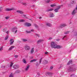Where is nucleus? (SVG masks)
<instances>
[{
  "instance_id": "49530a36",
  "label": "nucleus",
  "mask_w": 77,
  "mask_h": 77,
  "mask_svg": "<svg viewBox=\"0 0 77 77\" xmlns=\"http://www.w3.org/2000/svg\"><path fill=\"white\" fill-rule=\"evenodd\" d=\"M76 11H77V5H76V8L74 9Z\"/></svg>"
},
{
  "instance_id": "603ef678",
  "label": "nucleus",
  "mask_w": 77,
  "mask_h": 77,
  "mask_svg": "<svg viewBox=\"0 0 77 77\" xmlns=\"http://www.w3.org/2000/svg\"><path fill=\"white\" fill-rule=\"evenodd\" d=\"M35 26L36 28H38V26L37 25H35Z\"/></svg>"
},
{
  "instance_id": "13d9d810",
  "label": "nucleus",
  "mask_w": 77,
  "mask_h": 77,
  "mask_svg": "<svg viewBox=\"0 0 77 77\" xmlns=\"http://www.w3.org/2000/svg\"><path fill=\"white\" fill-rule=\"evenodd\" d=\"M31 32H33V31H34V30H33V29H31Z\"/></svg>"
},
{
  "instance_id": "4d7b16f0",
  "label": "nucleus",
  "mask_w": 77,
  "mask_h": 77,
  "mask_svg": "<svg viewBox=\"0 0 77 77\" xmlns=\"http://www.w3.org/2000/svg\"><path fill=\"white\" fill-rule=\"evenodd\" d=\"M37 74L38 75H40V73H38Z\"/></svg>"
},
{
  "instance_id": "f03ea898",
  "label": "nucleus",
  "mask_w": 77,
  "mask_h": 77,
  "mask_svg": "<svg viewBox=\"0 0 77 77\" xmlns=\"http://www.w3.org/2000/svg\"><path fill=\"white\" fill-rule=\"evenodd\" d=\"M57 44L54 42H51V47L52 48H56Z\"/></svg>"
},
{
  "instance_id": "6ab92c4d",
  "label": "nucleus",
  "mask_w": 77,
  "mask_h": 77,
  "mask_svg": "<svg viewBox=\"0 0 77 77\" xmlns=\"http://www.w3.org/2000/svg\"><path fill=\"white\" fill-rule=\"evenodd\" d=\"M50 15V17H54V15L52 13H51Z\"/></svg>"
},
{
  "instance_id": "bf43d9fd",
  "label": "nucleus",
  "mask_w": 77,
  "mask_h": 77,
  "mask_svg": "<svg viewBox=\"0 0 77 77\" xmlns=\"http://www.w3.org/2000/svg\"><path fill=\"white\" fill-rule=\"evenodd\" d=\"M30 59H33V57H30Z\"/></svg>"
},
{
  "instance_id": "5fc2aeb1",
  "label": "nucleus",
  "mask_w": 77,
  "mask_h": 77,
  "mask_svg": "<svg viewBox=\"0 0 77 77\" xmlns=\"http://www.w3.org/2000/svg\"><path fill=\"white\" fill-rule=\"evenodd\" d=\"M66 36H64L62 38V39L63 40V39H64V38H66Z\"/></svg>"
},
{
  "instance_id": "a19ab883",
  "label": "nucleus",
  "mask_w": 77,
  "mask_h": 77,
  "mask_svg": "<svg viewBox=\"0 0 77 77\" xmlns=\"http://www.w3.org/2000/svg\"><path fill=\"white\" fill-rule=\"evenodd\" d=\"M23 16H24V17H25V18H27V17H26V15L25 14H23Z\"/></svg>"
},
{
  "instance_id": "c85d7f7f",
  "label": "nucleus",
  "mask_w": 77,
  "mask_h": 77,
  "mask_svg": "<svg viewBox=\"0 0 77 77\" xmlns=\"http://www.w3.org/2000/svg\"><path fill=\"white\" fill-rule=\"evenodd\" d=\"M8 38H9V36L8 35H7L5 38V40H7L8 39Z\"/></svg>"
},
{
  "instance_id": "0eeeda50",
  "label": "nucleus",
  "mask_w": 77,
  "mask_h": 77,
  "mask_svg": "<svg viewBox=\"0 0 77 77\" xmlns=\"http://www.w3.org/2000/svg\"><path fill=\"white\" fill-rule=\"evenodd\" d=\"M25 26H26V27H30V26H31L32 25L31 24L29 23H26L25 24Z\"/></svg>"
},
{
  "instance_id": "20e7f679",
  "label": "nucleus",
  "mask_w": 77,
  "mask_h": 77,
  "mask_svg": "<svg viewBox=\"0 0 77 77\" xmlns=\"http://www.w3.org/2000/svg\"><path fill=\"white\" fill-rule=\"evenodd\" d=\"M61 6H62L61 5L60 6H57V8L55 9L54 10V11L55 12H57L59 11V10L60 9V7H61Z\"/></svg>"
},
{
  "instance_id": "8fccbe9b",
  "label": "nucleus",
  "mask_w": 77,
  "mask_h": 77,
  "mask_svg": "<svg viewBox=\"0 0 77 77\" xmlns=\"http://www.w3.org/2000/svg\"><path fill=\"white\" fill-rule=\"evenodd\" d=\"M36 36H38V37H39V34H36Z\"/></svg>"
},
{
  "instance_id": "f8f14e48",
  "label": "nucleus",
  "mask_w": 77,
  "mask_h": 77,
  "mask_svg": "<svg viewBox=\"0 0 77 77\" xmlns=\"http://www.w3.org/2000/svg\"><path fill=\"white\" fill-rule=\"evenodd\" d=\"M72 64V60H70L69 61L68 63H67V65H71V64Z\"/></svg>"
},
{
  "instance_id": "09e8293b",
  "label": "nucleus",
  "mask_w": 77,
  "mask_h": 77,
  "mask_svg": "<svg viewBox=\"0 0 77 77\" xmlns=\"http://www.w3.org/2000/svg\"><path fill=\"white\" fill-rule=\"evenodd\" d=\"M52 39H53V38H52L51 37L49 39V40H51Z\"/></svg>"
},
{
  "instance_id": "4c0bfd02",
  "label": "nucleus",
  "mask_w": 77,
  "mask_h": 77,
  "mask_svg": "<svg viewBox=\"0 0 77 77\" xmlns=\"http://www.w3.org/2000/svg\"><path fill=\"white\" fill-rule=\"evenodd\" d=\"M3 50V47L0 48V51H2Z\"/></svg>"
},
{
  "instance_id": "e2e57ef3",
  "label": "nucleus",
  "mask_w": 77,
  "mask_h": 77,
  "mask_svg": "<svg viewBox=\"0 0 77 77\" xmlns=\"http://www.w3.org/2000/svg\"><path fill=\"white\" fill-rule=\"evenodd\" d=\"M39 19H41V18H42V17H39Z\"/></svg>"
},
{
  "instance_id": "69168bd1",
  "label": "nucleus",
  "mask_w": 77,
  "mask_h": 77,
  "mask_svg": "<svg viewBox=\"0 0 77 77\" xmlns=\"http://www.w3.org/2000/svg\"><path fill=\"white\" fill-rule=\"evenodd\" d=\"M32 6H33V7H35V5H33Z\"/></svg>"
},
{
  "instance_id": "a878e982",
  "label": "nucleus",
  "mask_w": 77,
  "mask_h": 77,
  "mask_svg": "<svg viewBox=\"0 0 77 77\" xmlns=\"http://www.w3.org/2000/svg\"><path fill=\"white\" fill-rule=\"evenodd\" d=\"M22 40L23 42H26V41H27V40L24 38L22 39Z\"/></svg>"
},
{
  "instance_id": "7ed1b4c3",
  "label": "nucleus",
  "mask_w": 77,
  "mask_h": 77,
  "mask_svg": "<svg viewBox=\"0 0 77 77\" xmlns=\"http://www.w3.org/2000/svg\"><path fill=\"white\" fill-rule=\"evenodd\" d=\"M17 27H14L12 29V31L13 32H15V33H16L17 32Z\"/></svg>"
},
{
  "instance_id": "6e6552de",
  "label": "nucleus",
  "mask_w": 77,
  "mask_h": 77,
  "mask_svg": "<svg viewBox=\"0 0 77 77\" xmlns=\"http://www.w3.org/2000/svg\"><path fill=\"white\" fill-rule=\"evenodd\" d=\"M62 48V46L59 45H57L55 48H57V49H60V48Z\"/></svg>"
},
{
  "instance_id": "ea45409f",
  "label": "nucleus",
  "mask_w": 77,
  "mask_h": 77,
  "mask_svg": "<svg viewBox=\"0 0 77 77\" xmlns=\"http://www.w3.org/2000/svg\"><path fill=\"white\" fill-rule=\"evenodd\" d=\"M41 41H42L41 40H38L37 41V43L38 44H39V42H41Z\"/></svg>"
},
{
  "instance_id": "680f3d73",
  "label": "nucleus",
  "mask_w": 77,
  "mask_h": 77,
  "mask_svg": "<svg viewBox=\"0 0 77 77\" xmlns=\"http://www.w3.org/2000/svg\"><path fill=\"white\" fill-rule=\"evenodd\" d=\"M62 68V66H60V67L59 68V69H60V68Z\"/></svg>"
},
{
  "instance_id": "a18cd8bd",
  "label": "nucleus",
  "mask_w": 77,
  "mask_h": 77,
  "mask_svg": "<svg viewBox=\"0 0 77 77\" xmlns=\"http://www.w3.org/2000/svg\"><path fill=\"white\" fill-rule=\"evenodd\" d=\"M53 69V66H51V67H50V69Z\"/></svg>"
},
{
  "instance_id": "052dcab7",
  "label": "nucleus",
  "mask_w": 77,
  "mask_h": 77,
  "mask_svg": "<svg viewBox=\"0 0 77 77\" xmlns=\"http://www.w3.org/2000/svg\"><path fill=\"white\" fill-rule=\"evenodd\" d=\"M33 2H36V0H33Z\"/></svg>"
},
{
  "instance_id": "393cba45",
  "label": "nucleus",
  "mask_w": 77,
  "mask_h": 77,
  "mask_svg": "<svg viewBox=\"0 0 77 77\" xmlns=\"http://www.w3.org/2000/svg\"><path fill=\"white\" fill-rule=\"evenodd\" d=\"M48 62L47 60H45L43 61L44 63H45V64L47 63H48Z\"/></svg>"
},
{
  "instance_id": "a211bd4d",
  "label": "nucleus",
  "mask_w": 77,
  "mask_h": 77,
  "mask_svg": "<svg viewBox=\"0 0 77 77\" xmlns=\"http://www.w3.org/2000/svg\"><path fill=\"white\" fill-rule=\"evenodd\" d=\"M14 46H11L9 49L8 50H12L14 48Z\"/></svg>"
},
{
  "instance_id": "3c124183",
  "label": "nucleus",
  "mask_w": 77,
  "mask_h": 77,
  "mask_svg": "<svg viewBox=\"0 0 77 77\" xmlns=\"http://www.w3.org/2000/svg\"><path fill=\"white\" fill-rule=\"evenodd\" d=\"M23 5H25V6L26 5V4L25 3H23Z\"/></svg>"
},
{
  "instance_id": "864d4df0",
  "label": "nucleus",
  "mask_w": 77,
  "mask_h": 77,
  "mask_svg": "<svg viewBox=\"0 0 77 77\" xmlns=\"http://www.w3.org/2000/svg\"><path fill=\"white\" fill-rule=\"evenodd\" d=\"M48 52H45V54H48Z\"/></svg>"
},
{
  "instance_id": "bb28decb",
  "label": "nucleus",
  "mask_w": 77,
  "mask_h": 77,
  "mask_svg": "<svg viewBox=\"0 0 77 77\" xmlns=\"http://www.w3.org/2000/svg\"><path fill=\"white\" fill-rule=\"evenodd\" d=\"M20 71L19 70H17L15 72L16 74H18V73H20Z\"/></svg>"
},
{
  "instance_id": "f704fd0d",
  "label": "nucleus",
  "mask_w": 77,
  "mask_h": 77,
  "mask_svg": "<svg viewBox=\"0 0 77 77\" xmlns=\"http://www.w3.org/2000/svg\"><path fill=\"white\" fill-rule=\"evenodd\" d=\"M70 77H75V75L74 74H72L71 75Z\"/></svg>"
},
{
  "instance_id": "4468645a",
  "label": "nucleus",
  "mask_w": 77,
  "mask_h": 77,
  "mask_svg": "<svg viewBox=\"0 0 77 77\" xmlns=\"http://www.w3.org/2000/svg\"><path fill=\"white\" fill-rule=\"evenodd\" d=\"M10 42H11L10 43L11 45L13 44V43L14 42V40H13V38L11 39L10 40Z\"/></svg>"
},
{
  "instance_id": "f3484780",
  "label": "nucleus",
  "mask_w": 77,
  "mask_h": 77,
  "mask_svg": "<svg viewBox=\"0 0 77 77\" xmlns=\"http://www.w3.org/2000/svg\"><path fill=\"white\" fill-rule=\"evenodd\" d=\"M38 60V59H35L32 60L30 61V62H36V61H37Z\"/></svg>"
},
{
  "instance_id": "aec40b11",
  "label": "nucleus",
  "mask_w": 77,
  "mask_h": 77,
  "mask_svg": "<svg viewBox=\"0 0 77 77\" xmlns=\"http://www.w3.org/2000/svg\"><path fill=\"white\" fill-rule=\"evenodd\" d=\"M17 12L18 13H20V14H23V11L20 10H17Z\"/></svg>"
},
{
  "instance_id": "39448f33",
  "label": "nucleus",
  "mask_w": 77,
  "mask_h": 77,
  "mask_svg": "<svg viewBox=\"0 0 77 77\" xmlns=\"http://www.w3.org/2000/svg\"><path fill=\"white\" fill-rule=\"evenodd\" d=\"M13 68H14V69H17L19 68V65H15L13 66Z\"/></svg>"
},
{
  "instance_id": "b1692460",
  "label": "nucleus",
  "mask_w": 77,
  "mask_h": 77,
  "mask_svg": "<svg viewBox=\"0 0 77 77\" xmlns=\"http://www.w3.org/2000/svg\"><path fill=\"white\" fill-rule=\"evenodd\" d=\"M45 2L46 3H48L50 2V0H45Z\"/></svg>"
},
{
  "instance_id": "c756f323",
  "label": "nucleus",
  "mask_w": 77,
  "mask_h": 77,
  "mask_svg": "<svg viewBox=\"0 0 77 77\" xmlns=\"http://www.w3.org/2000/svg\"><path fill=\"white\" fill-rule=\"evenodd\" d=\"M56 6V4H54L51 5V7H54V6Z\"/></svg>"
},
{
  "instance_id": "cd10ccee",
  "label": "nucleus",
  "mask_w": 77,
  "mask_h": 77,
  "mask_svg": "<svg viewBox=\"0 0 77 77\" xmlns=\"http://www.w3.org/2000/svg\"><path fill=\"white\" fill-rule=\"evenodd\" d=\"M77 32H74V36H77Z\"/></svg>"
},
{
  "instance_id": "6e6d98bb",
  "label": "nucleus",
  "mask_w": 77,
  "mask_h": 77,
  "mask_svg": "<svg viewBox=\"0 0 77 77\" xmlns=\"http://www.w3.org/2000/svg\"><path fill=\"white\" fill-rule=\"evenodd\" d=\"M9 31H8L7 32H6V33H7V34H8V33H9Z\"/></svg>"
},
{
  "instance_id": "1a4fd4ad",
  "label": "nucleus",
  "mask_w": 77,
  "mask_h": 77,
  "mask_svg": "<svg viewBox=\"0 0 77 77\" xmlns=\"http://www.w3.org/2000/svg\"><path fill=\"white\" fill-rule=\"evenodd\" d=\"M12 10H14L13 8H7L5 9L6 11H12Z\"/></svg>"
},
{
  "instance_id": "2eb2a0df",
  "label": "nucleus",
  "mask_w": 77,
  "mask_h": 77,
  "mask_svg": "<svg viewBox=\"0 0 77 77\" xmlns=\"http://www.w3.org/2000/svg\"><path fill=\"white\" fill-rule=\"evenodd\" d=\"M29 67H30V66L29 65L27 66L26 68H25V70L28 71L29 69Z\"/></svg>"
},
{
  "instance_id": "0e129e2a",
  "label": "nucleus",
  "mask_w": 77,
  "mask_h": 77,
  "mask_svg": "<svg viewBox=\"0 0 77 77\" xmlns=\"http://www.w3.org/2000/svg\"><path fill=\"white\" fill-rule=\"evenodd\" d=\"M2 27V26H0V29Z\"/></svg>"
},
{
  "instance_id": "2f4dec72",
  "label": "nucleus",
  "mask_w": 77,
  "mask_h": 77,
  "mask_svg": "<svg viewBox=\"0 0 77 77\" xmlns=\"http://www.w3.org/2000/svg\"><path fill=\"white\" fill-rule=\"evenodd\" d=\"M69 33V31H68L66 32H64V34H65V35H66L67 34H68Z\"/></svg>"
},
{
  "instance_id": "c03bdc74",
  "label": "nucleus",
  "mask_w": 77,
  "mask_h": 77,
  "mask_svg": "<svg viewBox=\"0 0 77 77\" xmlns=\"http://www.w3.org/2000/svg\"><path fill=\"white\" fill-rule=\"evenodd\" d=\"M49 75H53V73H48Z\"/></svg>"
},
{
  "instance_id": "412c9836",
  "label": "nucleus",
  "mask_w": 77,
  "mask_h": 77,
  "mask_svg": "<svg viewBox=\"0 0 77 77\" xmlns=\"http://www.w3.org/2000/svg\"><path fill=\"white\" fill-rule=\"evenodd\" d=\"M23 62L24 63H25V64H27V62H26V60H25V59H23Z\"/></svg>"
},
{
  "instance_id": "9b49d317",
  "label": "nucleus",
  "mask_w": 77,
  "mask_h": 77,
  "mask_svg": "<svg viewBox=\"0 0 77 77\" xmlns=\"http://www.w3.org/2000/svg\"><path fill=\"white\" fill-rule=\"evenodd\" d=\"M25 47V50H30V47L28 46L27 45H26Z\"/></svg>"
},
{
  "instance_id": "dca6fc26",
  "label": "nucleus",
  "mask_w": 77,
  "mask_h": 77,
  "mask_svg": "<svg viewBox=\"0 0 77 77\" xmlns=\"http://www.w3.org/2000/svg\"><path fill=\"white\" fill-rule=\"evenodd\" d=\"M33 52H34V48H32L31 50L30 53L31 54H33Z\"/></svg>"
},
{
  "instance_id": "de8ad7c7",
  "label": "nucleus",
  "mask_w": 77,
  "mask_h": 77,
  "mask_svg": "<svg viewBox=\"0 0 77 77\" xmlns=\"http://www.w3.org/2000/svg\"><path fill=\"white\" fill-rule=\"evenodd\" d=\"M26 33H30V31H26Z\"/></svg>"
},
{
  "instance_id": "37998d69",
  "label": "nucleus",
  "mask_w": 77,
  "mask_h": 77,
  "mask_svg": "<svg viewBox=\"0 0 77 77\" xmlns=\"http://www.w3.org/2000/svg\"><path fill=\"white\" fill-rule=\"evenodd\" d=\"M2 11V8L0 7V12Z\"/></svg>"
},
{
  "instance_id": "58836bf2",
  "label": "nucleus",
  "mask_w": 77,
  "mask_h": 77,
  "mask_svg": "<svg viewBox=\"0 0 77 77\" xmlns=\"http://www.w3.org/2000/svg\"><path fill=\"white\" fill-rule=\"evenodd\" d=\"M5 19H6V20H8V19H9V17H5Z\"/></svg>"
},
{
  "instance_id": "79ce46f5",
  "label": "nucleus",
  "mask_w": 77,
  "mask_h": 77,
  "mask_svg": "<svg viewBox=\"0 0 77 77\" xmlns=\"http://www.w3.org/2000/svg\"><path fill=\"white\" fill-rule=\"evenodd\" d=\"M14 57H15V58H17L18 57V56L14 55Z\"/></svg>"
},
{
  "instance_id": "72a5a7b5",
  "label": "nucleus",
  "mask_w": 77,
  "mask_h": 77,
  "mask_svg": "<svg viewBox=\"0 0 77 77\" xmlns=\"http://www.w3.org/2000/svg\"><path fill=\"white\" fill-rule=\"evenodd\" d=\"M9 77H14V75H13V74L11 73Z\"/></svg>"
},
{
  "instance_id": "e433bc0d",
  "label": "nucleus",
  "mask_w": 77,
  "mask_h": 77,
  "mask_svg": "<svg viewBox=\"0 0 77 77\" xmlns=\"http://www.w3.org/2000/svg\"><path fill=\"white\" fill-rule=\"evenodd\" d=\"M12 66H13V63L12 62H11V64L10 65V67H12Z\"/></svg>"
},
{
  "instance_id": "423d86ee",
  "label": "nucleus",
  "mask_w": 77,
  "mask_h": 77,
  "mask_svg": "<svg viewBox=\"0 0 77 77\" xmlns=\"http://www.w3.org/2000/svg\"><path fill=\"white\" fill-rule=\"evenodd\" d=\"M66 26V23H62L60 25V28H63Z\"/></svg>"
},
{
  "instance_id": "9d476101",
  "label": "nucleus",
  "mask_w": 77,
  "mask_h": 77,
  "mask_svg": "<svg viewBox=\"0 0 77 77\" xmlns=\"http://www.w3.org/2000/svg\"><path fill=\"white\" fill-rule=\"evenodd\" d=\"M77 11H76L74 9V10H73V11L72 12V15H74V14H76L77 13Z\"/></svg>"
},
{
  "instance_id": "4be33fe9",
  "label": "nucleus",
  "mask_w": 77,
  "mask_h": 77,
  "mask_svg": "<svg viewBox=\"0 0 77 77\" xmlns=\"http://www.w3.org/2000/svg\"><path fill=\"white\" fill-rule=\"evenodd\" d=\"M54 9L53 8H51L48 10L46 11L47 12H49V11H53Z\"/></svg>"
},
{
  "instance_id": "473e14b6",
  "label": "nucleus",
  "mask_w": 77,
  "mask_h": 77,
  "mask_svg": "<svg viewBox=\"0 0 77 77\" xmlns=\"http://www.w3.org/2000/svg\"><path fill=\"white\" fill-rule=\"evenodd\" d=\"M24 21H25V20H19V22H24Z\"/></svg>"
},
{
  "instance_id": "338daca9",
  "label": "nucleus",
  "mask_w": 77,
  "mask_h": 77,
  "mask_svg": "<svg viewBox=\"0 0 77 77\" xmlns=\"http://www.w3.org/2000/svg\"><path fill=\"white\" fill-rule=\"evenodd\" d=\"M58 41H59V39L58 40Z\"/></svg>"
},
{
  "instance_id": "c9c22d12",
  "label": "nucleus",
  "mask_w": 77,
  "mask_h": 77,
  "mask_svg": "<svg viewBox=\"0 0 77 77\" xmlns=\"http://www.w3.org/2000/svg\"><path fill=\"white\" fill-rule=\"evenodd\" d=\"M42 58H41L40 59V60L39 61V64H41V62H42Z\"/></svg>"
},
{
  "instance_id": "f257e3e1",
  "label": "nucleus",
  "mask_w": 77,
  "mask_h": 77,
  "mask_svg": "<svg viewBox=\"0 0 77 77\" xmlns=\"http://www.w3.org/2000/svg\"><path fill=\"white\" fill-rule=\"evenodd\" d=\"M76 70V69L70 66L68 69V71L69 72H73Z\"/></svg>"
},
{
  "instance_id": "7c9ffc66",
  "label": "nucleus",
  "mask_w": 77,
  "mask_h": 77,
  "mask_svg": "<svg viewBox=\"0 0 77 77\" xmlns=\"http://www.w3.org/2000/svg\"><path fill=\"white\" fill-rule=\"evenodd\" d=\"M6 30H7V29H6V28H5L3 29V32H6Z\"/></svg>"
},
{
  "instance_id": "ddd939ff",
  "label": "nucleus",
  "mask_w": 77,
  "mask_h": 77,
  "mask_svg": "<svg viewBox=\"0 0 77 77\" xmlns=\"http://www.w3.org/2000/svg\"><path fill=\"white\" fill-rule=\"evenodd\" d=\"M46 25L48 27H51L52 26V25L49 23H46Z\"/></svg>"
},
{
  "instance_id": "5701e85b",
  "label": "nucleus",
  "mask_w": 77,
  "mask_h": 77,
  "mask_svg": "<svg viewBox=\"0 0 77 77\" xmlns=\"http://www.w3.org/2000/svg\"><path fill=\"white\" fill-rule=\"evenodd\" d=\"M75 0H71V3L72 4H74L75 3Z\"/></svg>"
}]
</instances>
